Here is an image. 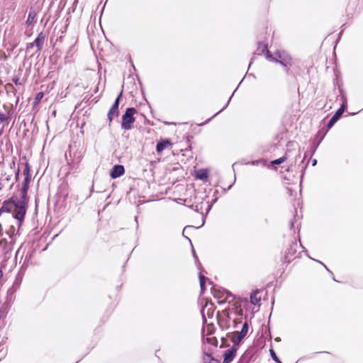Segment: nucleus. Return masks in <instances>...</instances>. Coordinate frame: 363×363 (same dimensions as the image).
<instances>
[{"label": "nucleus", "mask_w": 363, "mask_h": 363, "mask_svg": "<svg viewBox=\"0 0 363 363\" xmlns=\"http://www.w3.org/2000/svg\"><path fill=\"white\" fill-rule=\"evenodd\" d=\"M35 45V43L33 42V43H30L27 45V49H30V48H33V47Z\"/></svg>", "instance_id": "c9c22d12"}, {"label": "nucleus", "mask_w": 363, "mask_h": 363, "mask_svg": "<svg viewBox=\"0 0 363 363\" xmlns=\"http://www.w3.org/2000/svg\"><path fill=\"white\" fill-rule=\"evenodd\" d=\"M1 215V213H0V216Z\"/></svg>", "instance_id": "a19ab883"}, {"label": "nucleus", "mask_w": 363, "mask_h": 363, "mask_svg": "<svg viewBox=\"0 0 363 363\" xmlns=\"http://www.w3.org/2000/svg\"><path fill=\"white\" fill-rule=\"evenodd\" d=\"M286 159H287L286 156H284L277 160H274L271 162V165L280 164L283 163L284 162H285L286 160Z\"/></svg>", "instance_id": "cd10ccee"}, {"label": "nucleus", "mask_w": 363, "mask_h": 363, "mask_svg": "<svg viewBox=\"0 0 363 363\" xmlns=\"http://www.w3.org/2000/svg\"><path fill=\"white\" fill-rule=\"evenodd\" d=\"M269 352H270V355H271L272 359L274 362H276L277 363H281V361L279 360V359L277 357V354H276V353H275V352H274V350L273 349H271L269 350Z\"/></svg>", "instance_id": "7c9ffc66"}, {"label": "nucleus", "mask_w": 363, "mask_h": 363, "mask_svg": "<svg viewBox=\"0 0 363 363\" xmlns=\"http://www.w3.org/2000/svg\"><path fill=\"white\" fill-rule=\"evenodd\" d=\"M13 82H14L16 85H21V82H20L19 77H15L12 79Z\"/></svg>", "instance_id": "72a5a7b5"}, {"label": "nucleus", "mask_w": 363, "mask_h": 363, "mask_svg": "<svg viewBox=\"0 0 363 363\" xmlns=\"http://www.w3.org/2000/svg\"><path fill=\"white\" fill-rule=\"evenodd\" d=\"M23 174L25 176V177H31V175H30V164L26 162L25 164V169L23 170Z\"/></svg>", "instance_id": "c85d7f7f"}, {"label": "nucleus", "mask_w": 363, "mask_h": 363, "mask_svg": "<svg viewBox=\"0 0 363 363\" xmlns=\"http://www.w3.org/2000/svg\"><path fill=\"white\" fill-rule=\"evenodd\" d=\"M214 332V327L213 324H208L203 328V335H211Z\"/></svg>", "instance_id": "5701e85b"}, {"label": "nucleus", "mask_w": 363, "mask_h": 363, "mask_svg": "<svg viewBox=\"0 0 363 363\" xmlns=\"http://www.w3.org/2000/svg\"><path fill=\"white\" fill-rule=\"evenodd\" d=\"M274 62L279 63L286 69V74H289L290 68L294 65L292 57L284 50H277L274 53Z\"/></svg>", "instance_id": "7ed1b4c3"}, {"label": "nucleus", "mask_w": 363, "mask_h": 363, "mask_svg": "<svg viewBox=\"0 0 363 363\" xmlns=\"http://www.w3.org/2000/svg\"><path fill=\"white\" fill-rule=\"evenodd\" d=\"M8 55L3 50H0V67L4 66V63L7 60Z\"/></svg>", "instance_id": "b1692460"}, {"label": "nucleus", "mask_w": 363, "mask_h": 363, "mask_svg": "<svg viewBox=\"0 0 363 363\" xmlns=\"http://www.w3.org/2000/svg\"><path fill=\"white\" fill-rule=\"evenodd\" d=\"M264 54L265 55L266 58L268 60L272 61V62H274V60H275L274 55H273L271 53V52L269 50V49H267Z\"/></svg>", "instance_id": "c756f323"}, {"label": "nucleus", "mask_w": 363, "mask_h": 363, "mask_svg": "<svg viewBox=\"0 0 363 363\" xmlns=\"http://www.w3.org/2000/svg\"><path fill=\"white\" fill-rule=\"evenodd\" d=\"M36 16V12L33 9H31L28 13V18L26 21L27 26H30L31 24L35 22Z\"/></svg>", "instance_id": "f3484780"}, {"label": "nucleus", "mask_w": 363, "mask_h": 363, "mask_svg": "<svg viewBox=\"0 0 363 363\" xmlns=\"http://www.w3.org/2000/svg\"><path fill=\"white\" fill-rule=\"evenodd\" d=\"M31 180L30 177H27L24 178V180L22 184V187L21 189V196L24 198H29L28 196V191L29 189V184Z\"/></svg>", "instance_id": "2eb2a0df"}, {"label": "nucleus", "mask_w": 363, "mask_h": 363, "mask_svg": "<svg viewBox=\"0 0 363 363\" xmlns=\"http://www.w3.org/2000/svg\"><path fill=\"white\" fill-rule=\"evenodd\" d=\"M206 277L202 275V274H200L199 275V281H200V285H201V289H203L205 287V283H206Z\"/></svg>", "instance_id": "473e14b6"}, {"label": "nucleus", "mask_w": 363, "mask_h": 363, "mask_svg": "<svg viewBox=\"0 0 363 363\" xmlns=\"http://www.w3.org/2000/svg\"><path fill=\"white\" fill-rule=\"evenodd\" d=\"M204 340L209 345H213V346H216L217 344H218V340H217L216 337H214V336L207 337Z\"/></svg>", "instance_id": "393cba45"}, {"label": "nucleus", "mask_w": 363, "mask_h": 363, "mask_svg": "<svg viewBox=\"0 0 363 363\" xmlns=\"http://www.w3.org/2000/svg\"><path fill=\"white\" fill-rule=\"evenodd\" d=\"M137 113L135 108H128L122 116L121 127L124 130H130L135 118L134 115Z\"/></svg>", "instance_id": "20e7f679"}, {"label": "nucleus", "mask_w": 363, "mask_h": 363, "mask_svg": "<svg viewBox=\"0 0 363 363\" xmlns=\"http://www.w3.org/2000/svg\"><path fill=\"white\" fill-rule=\"evenodd\" d=\"M17 228H18L17 226ZM20 229L16 228V226L14 225H10L9 227L6 230V233L11 238H13V236L18 233Z\"/></svg>", "instance_id": "412c9836"}, {"label": "nucleus", "mask_w": 363, "mask_h": 363, "mask_svg": "<svg viewBox=\"0 0 363 363\" xmlns=\"http://www.w3.org/2000/svg\"><path fill=\"white\" fill-rule=\"evenodd\" d=\"M8 247V242L6 239H1L0 240V247L2 248V250L4 251L7 249Z\"/></svg>", "instance_id": "2f4dec72"}, {"label": "nucleus", "mask_w": 363, "mask_h": 363, "mask_svg": "<svg viewBox=\"0 0 363 363\" xmlns=\"http://www.w3.org/2000/svg\"><path fill=\"white\" fill-rule=\"evenodd\" d=\"M125 173V169L123 165H114L110 172V176L112 179H116Z\"/></svg>", "instance_id": "f8f14e48"}, {"label": "nucleus", "mask_w": 363, "mask_h": 363, "mask_svg": "<svg viewBox=\"0 0 363 363\" xmlns=\"http://www.w3.org/2000/svg\"><path fill=\"white\" fill-rule=\"evenodd\" d=\"M289 74H292L296 79H297L298 77H303V71L301 69V67L299 65H295L294 67V71L291 72Z\"/></svg>", "instance_id": "6ab92c4d"}, {"label": "nucleus", "mask_w": 363, "mask_h": 363, "mask_svg": "<svg viewBox=\"0 0 363 363\" xmlns=\"http://www.w3.org/2000/svg\"><path fill=\"white\" fill-rule=\"evenodd\" d=\"M213 297L217 299L219 304H222L226 302L230 303L231 301L234 299V297L231 293L224 290L214 289L213 291Z\"/></svg>", "instance_id": "39448f33"}, {"label": "nucleus", "mask_w": 363, "mask_h": 363, "mask_svg": "<svg viewBox=\"0 0 363 363\" xmlns=\"http://www.w3.org/2000/svg\"><path fill=\"white\" fill-rule=\"evenodd\" d=\"M171 139H160L156 145V151L157 154H161L164 150L171 149L172 147Z\"/></svg>", "instance_id": "6e6552de"}, {"label": "nucleus", "mask_w": 363, "mask_h": 363, "mask_svg": "<svg viewBox=\"0 0 363 363\" xmlns=\"http://www.w3.org/2000/svg\"><path fill=\"white\" fill-rule=\"evenodd\" d=\"M237 354V348L232 347L223 353V363H230Z\"/></svg>", "instance_id": "9d476101"}, {"label": "nucleus", "mask_w": 363, "mask_h": 363, "mask_svg": "<svg viewBox=\"0 0 363 363\" xmlns=\"http://www.w3.org/2000/svg\"><path fill=\"white\" fill-rule=\"evenodd\" d=\"M194 176L197 179H200L203 182H207L208 179V171L206 169L196 170Z\"/></svg>", "instance_id": "4468645a"}, {"label": "nucleus", "mask_w": 363, "mask_h": 363, "mask_svg": "<svg viewBox=\"0 0 363 363\" xmlns=\"http://www.w3.org/2000/svg\"><path fill=\"white\" fill-rule=\"evenodd\" d=\"M345 105L342 104L341 107L335 112L333 116L330 118V121L328 123V128H331L334 124L339 120V118L342 116V113L345 111Z\"/></svg>", "instance_id": "9b49d317"}, {"label": "nucleus", "mask_w": 363, "mask_h": 363, "mask_svg": "<svg viewBox=\"0 0 363 363\" xmlns=\"http://www.w3.org/2000/svg\"><path fill=\"white\" fill-rule=\"evenodd\" d=\"M29 198H24L21 196L19 199L16 196H12L4 201L0 208V213H11L16 221L18 229L21 228L24 222L28 207Z\"/></svg>", "instance_id": "f257e3e1"}, {"label": "nucleus", "mask_w": 363, "mask_h": 363, "mask_svg": "<svg viewBox=\"0 0 363 363\" xmlns=\"http://www.w3.org/2000/svg\"><path fill=\"white\" fill-rule=\"evenodd\" d=\"M233 311L237 315L242 316L243 314V310L240 304L238 303L233 304V308L229 307L228 309L223 310L220 313L218 312V323L222 329H228L230 327L231 319L230 314Z\"/></svg>", "instance_id": "f03ea898"}, {"label": "nucleus", "mask_w": 363, "mask_h": 363, "mask_svg": "<svg viewBox=\"0 0 363 363\" xmlns=\"http://www.w3.org/2000/svg\"><path fill=\"white\" fill-rule=\"evenodd\" d=\"M296 248L294 246H290L285 252L284 262L287 264L291 262L296 257Z\"/></svg>", "instance_id": "ddd939ff"}, {"label": "nucleus", "mask_w": 363, "mask_h": 363, "mask_svg": "<svg viewBox=\"0 0 363 363\" xmlns=\"http://www.w3.org/2000/svg\"><path fill=\"white\" fill-rule=\"evenodd\" d=\"M18 174H19V169L18 170V172H17V173H16V178H18Z\"/></svg>", "instance_id": "ea45409f"}, {"label": "nucleus", "mask_w": 363, "mask_h": 363, "mask_svg": "<svg viewBox=\"0 0 363 363\" xmlns=\"http://www.w3.org/2000/svg\"><path fill=\"white\" fill-rule=\"evenodd\" d=\"M233 323H234V327H236V325L238 323H241V320L240 319H238V318H235V319H234Z\"/></svg>", "instance_id": "f704fd0d"}, {"label": "nucleus", "mask_w": 363, "mask_h": 363, "mask_svg": "<svg viewBox=\"0 0 363 363\" xmlns=\"http://www.w3.org/2000/svg\"><path fill=\"white\" fill-rule=\"evenodd\" d=\"M122 96V92L118 96L116 99L115 100L113 104L108 112L107 117L109 121V124L112 123V121L114 118L118 117L119 114L118 106L120 103V99Z\"/></svg>", "instance_id": "0eeeda50"}, {"label": "nucleus", "mask_w": 363, "mask_h": 363, "mask_svg": "<svg viewBox=\"0 0 363 363\" xmlns=\"http://www.w3.org/2000/svg\"><path fill=\"white\" fill-rule=\"evenodd\" d=\"M268 49V45L264 43H259L257 48V53L258 55H262L265 52V51Z\"/></svg>", "instance_id": "4be33fe9"}, {"label": "nucleus", "mask_w": 363, "mask_h": 363, "mask_svg": "<svg viewBox=\"0 0 363 363\" xmlns=\"http://www.w3.org/2000/svg\"><path fill=\"white\" fill-rule=\"evenodd\" d=\"M191 148H192L191 145V144H189V145L188 146V149H189V150H191ZM186 150H187V148H186Z\"/></svg>", "instance_id": "58836bf2"}, {"label": "nucleus", "mask_w": 363, "mask_h": 363, "mask_svg": "<svg viewBox=\"0 0 363 363\" xmlns=\"http://www.w3.org/2000/svg\"><path fill=\"white\" fill-rule=\"evenodd\" d=\"M248 331V324L245 322L242 327L240 331H235L232 333L228 337L231 341L235 344H239L241 340L246 336Z\"/></svg>", "instance_id": "423d86ee"}, {"label": "nucleus", "mask_w": 363, "mask_h": 363, "mask_svg": "<svg viewBox=\"0 0 363 363\" xmlns=\"http://www.w3.org/2000/svg\"><path fill=\"white\" fill-rule=\"evenodd\" d=\"M44 96V93L40 91V92H38L36 95H35V97L34 99V104L35 105H37L40 103V101H41V99L43 98Z\"/></svg>", "instance_id": "bb28decb"}, {"label": "nucleus", "mask_w": 363, "mask_h": 363, "mask_svg": "<svg viewBox=\"0 0 363 363\" xmlns=\"http://www.w3.org/2000/svg\"><path fill=\"white\" fill-rule=\"evenodd\" d=\"M3 277V272L2 270L0 269V280L2 279Z\"/></svg>", "instance_id": "4c0bfd02"}, {"label": "nucleus", "mask_w": 363, "mask_h": 363, "mask_svg": "<svg viewBox=\"0 0 363 363\" xmlns=\"http://www.w3.org/2000/svg\"><path fill=\"white\" fill-rule=\"evenodd\" d=\"M202 361L203 363H220L219 360L215 359L208 353H203L202 356Z\"/></svg>", "instance_id": "a211bd4d"}, {"label": "nucleus", "mask_w": 363, "mask_h": 363, "mask_svg": "<svg viewBox=\"0 0 363 363\" xmlns=\"http://www.w3.org/2000/svg\"><path fill=\"white\" fill-rule=\"evenodd\" d=\"M193 138V136H187L186 140L188 143L191 142V140Z\"/></svg>", "instance_id": "e433bc0d"}, {"label": "nucleus", "mask_w": 363, "mask_h": 363, "mask_svg": "<svg viewBox=\"0 0 363 363\" xmlns=\"http://www.w3.org/2000/svg\"><path fill=\"white\" fill-rule=\"evenodd\" d=\"M260 291L256 290L252 293L250 296V302L255 305L258 303L261 300V296H259Z\"/></svg>", "instance_id": "aec40b11"}, {"label": "nucleus", "mask_w": 363, "mask_h": 363, "mask_svg": "<svg viewBox=\"0 0 363 363\" xmlns=\"http://www.w3.org/2000/svg\"><path fill=\"white\" fill-rule=\"evenodd\" d=\"M216 307L211 302H206L201 311L203 318L206 320V317L212 318L215 312Z\"/></svg>", "instance_id": "1a4fd4ad"}, {"label": "nucleus", "mask_w": 363, "mask_h": 363, "mask_svg": "<svg viewBox=\"0 0 363 363\" xmlns=\"http://www.w3.org/2000/svg\"><path fill=\"white\" fill-rule=\"evenodd\" d=\"M46 35L43 32L40 33L38 35V37L34 40L35 45L37 47V51H40L43 45L44 44V42L45 40Z\"/></svg>", "instance_id": "dca6fc26"}, {"label": "nucleus", "mask_w": 363, "mask_h": 363, "mask_svg": "<svg viewBox=\"0 0 363 363\" xmlns=\"http://www.w3.org/2000/svg\"><path fill=\"white\" fill-rule=\"evenodd\" d=\"M5 90L7 93H15L16 89L14 88L13 85L11 83H7L5 85Z\"/></svg>", "instance_id": "a878e982"}]
</instances>
